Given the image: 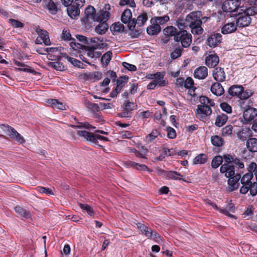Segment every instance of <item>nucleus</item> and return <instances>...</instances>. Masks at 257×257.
<instances>
[{"label":"nucleus","instance_id":"f257e3e1","mask_svg":"<svg viewBox=\"0 0 257 257\" xmlns=\"http://www.w3.org/2000/svg\"><path fill=\"white\" fill-rule=\"evenodd\" d=\"M220 172L222 174H224V176L229 178L228 180V184L230 186V191H233L238 189L239 183V180L240 179L241 172L237 171L235 174V167L233 165H227V164H223L220 168Z\"/></svg>","mask_w":257,"mask_h":257},{"label":"nucleus","instance_id":"f03ea898","mask_svg":"<svg viewBox=\"0 0 257 257\" xmlns=\"http://www.w3.org/2000/svg\"><path fill=\"white\" fill-rule=\"evenodd\" d=\"M202 13L200 11H195L188 14L185 19L194 35H200L203 33V29L201 27V17Z\"/></svg>","mask_w":257,"mask_h":257},{"label":"nucleus","instance_id":"7ed1b4c3","mask_svg":"<svg viewBox=\"0 0 257 257\" xmlns=\"http://www.w3.org/2000/svg\"><path fill=\"white\" fill-rule=\"evenodd\" d=\"M192 35L186 30L179 31L177 35L174 36V40L176 42H180L181 47L186 48L190 46L192 43Z\"/></svg>","mask_w":257,"mask_h":257},{"label":"nucleus","instance_id":"20e7f679","mask_svg":"<svg viewBox=\"0 0 257 257\" xmlns=\"http://www.w3.org/2000/svg\"><path fill=\"white\" fill-rule=\"evenodd\" d=\"M0 128L10 137V138L22 144L25 143L24 138L13 127L8 124H1Z\"/></svg>","mask_w":257,"mask_h":257},{"label":"nucleus","instance_id":"39448f33","mask_svg":"<svg viewBox=\"0 0 257 257\" xmlns=\"http://www.w3.org/2000/svg\"><path fill=\"white\" fill-rule=\"evenodd\" d=\"M96 15L97 13L94 8L93 6H88L85 10L84 15L81 19L82 25L88 24L89 20L95 22V20L98 19V17H96Z\"/></svg>","mask_w":257,"mask_h":257},{"label":"nucleus","instance_id":"423d86ee","mask_svg":"<svg viewBox=\"0 0 257 257\" xmlns=\"http://www.w3.org/2000/svg\"><path fill=\"white\" fill-rule=\"evenodd\" d=\"M195 111L197 118L201 121H205L212 113L211 107L198 105Z\"/></svg>","mask_w":257,"mask_h":257},{"label":"nucleus","instance_id":"0eeeda50","mask_svg":"<svg viewBox=\"0 0 257 257\" xmlns=\"http://www.w3.org/2000/svg\"><path fill=\"white\" fill-rule=\"evenodd\" d=\"M240 106L244 109L243 116L245 121H251L257 116V109L247 106L244 101L240 103Z\"/></svg>","mask_w":257,"mask_h":257},{"label":"nucleus","instance_id":"6e6552de","mask_svg":"<svg viewBox=\"0 0 257 257\" xmlns=\"http://www.w3.org/2000/svg\"><path fill=\"white\" fill-rule=\"evenodd\" d=\"M239 7V4L235 0H226L223 2L221 8L224 12L232 13L236 12Z\"/></svg>","mask_w":257,"mask_h":257},{"label":"nucleus","instance_id":"1a4fd4ad","mask_svg":"<svg viewBox=\"0 0 257 257\" xmlns=\"http://www.w3.org/2000/svg\"><path fill=\"white\" fill-rule=\"evenodd\" d=\"M77 134L80 137H84L87 141L92 142L99 147H102L98 144L97 135H94L86 131H78Z\"/></svg>","mask_w":257,"mask_h":257},{"label":"nucleus","instance_id":"9d476101","mask_svg":"<svg viewBox=\"0 0 257 257\" xmlns=\"http://www.w3.org/2000/svg\"><path fill=\"white\" fill-rule=\"evenodd\" d=\"M222 35L220 33H213L208 36L206 44L210 47L214 48L221 42Z\"/></svg>","mask_w":257,"mask_h":257},{"label":"nucleus","instance_id":"9b49d317","mask_svg":"<svg viewBox=\"0 0 257 257\" xmlns=\"http://www.w3.org/2000/svg\"><path fill=\"white\" fill-rule=\"evenodd\" d=\"M219 59L214 52H210L205 58V64L209 68H215L219 63Z\"/></svg>","mask_w":257,"mask_h":257},{"label":"nucleus","instance_id":"f8f14e48","mask_svg":"<svg viewBox=\"0 0 257 257\" xmlns=\"http://www.w3.org/2000/svg\"><path fill=\"white\" fill-rule=\"evenodd\" d=\"M251 21L250 17L243 13L237 15V18H236V24L238 27H245L250 24Z\"/></svg>","mask_w":257,"mask_h":257},{"label":"nucleus","instance_id":"ddd939ff","mask_svg":"<svg viewBox=\"0 0 257 257\" xmlns=\"http://www.w3.org/2000/svg\"><path fill=\"white\" fill-rule=\"evenodd\" d=\"M42 6L44 9L47 10L51 15H55L58 13L57 5L53 0H43Z\"/></svg>","mask_w":257,"mask_h":257},{"label":"nucleus","instance_id":"4468645a","mask_svg":"<svg viewBox=\"0 0 257 257\" xmlns=\"http://www.w3.org/2000/svg\"><path fill=\"white\" fill-rule=\"evenodd\" d=\"M212 76L214 79L217 82H223L226 79L224 69L220 67H217L213 70Z\"/></svg>","mask_w":257,"mask_h":257},{"label":"nucleus","instance_id":"2eb2a0df","mask_svg":"<svg viewBox=\"0 0 257 257\" xmlns=\"http://www.w3.org/2000/svg\"><path fill=\"white\" fill-rule=\"evenodd\" d=\"M208 76V69L205 66H200L196 68L194 73V76L198 79H204Z\"/></svg>","mask_w":257,"mask_h":257},{"label":"nucleus","instance_id":"dca6fc26","mask_svg":"<svg viewBox=\"0 0 257 257\" xmlns=\"http://www.w3.org/2000/svg\"><path fill=\"white\" fill-rule=\"evenodd\" d=\"M14 64L18 67L21 68H15L17 71H23L28 72L33 74H36L37 72L33 69H31L29 66L25 64L24 63L19 62L17 60H14Z\"/></svg>","mask_w":257,"mask_h":257},{"label":"nucleus","instance_id":"f3484780","mask_svg":"<svg viewBox=\"0 0 257 257\" xmlns=\"http://www.w3.org/2000/svg\"><path fill=\"white\" fill-rule=\"evenodd\" d=\"M136 225L141 233L147 237L148 239L151 237V233L153 230L151 228L141 222L137 223Z\"/></svg>","mask_w":257,"mask_h":257},{"label":"nucleus","instance_id":"a211bd4d","mask_svg":"<svg viewBox=\"0 0 257 257\" xmlns=\"http://www.w3.org/2000/svg\"><path fill=\"white\" fill-rule=\"evenodd\" d=\"M67 12L68 16L72 19H74L80 14V10L78 6L72 4L67 7Z\"/></svg>","mask_w":257,"mask_h":257},{"label":"nucleus","instance_id":"6ab92c4d","mask_svg":"<svg viewBox=\"0 0 257 257\" xmlns=\"http://www.w3.org/2000/svg\"><path fill=\"white\" fill-rule=\"evenodd\" d=\"M237 27L236 24L235 25L234 23H228L221 28V33L223 34L232 33L236 30Z\"/></svg>","mask_w":257,"mask_h":257},{"label":"nucleus","instance_id":"aec40b11","mask_svg":"<svg viewBox=\"0 0 257 257\" xmlns=\"http://www.w3.org/2000/svg\"><path fill=\"white\" fill-rule=\"evenodd\" d=\"M219 82H217L214 83L211 86V92L216 95V96H220L222 94H223L224 90L222 86V85L219 83Z\"/></svg>","mask_w":257,"mask_h":257},{"label":"nucleus","instance_id":"412c9836","mask_svg":"<svg viewBox=\"0 0 257 257\" xmlns=\"http://www.w3.org/2000/svg\"><path fill=\"white\" fill-rule=\"evenodd\" d=\"M152 25L147 29V32L150 36L158 35L161 30V28L159 24L155 23H151Z\"/></svg>","mask_w":257,"mask_h":257},{"label":"nucleus","instance_id":"4be33fe9","mask_svg":"<svg viewBox=\"0 0 257 257\" xmlns=\"http://www.w3.org/2000/svg\"><path fill=\"white\" fill-rule=\"evenodd\" d=\"M246 148L252 153L257 152V139L255 138H249L246 141Z\"/></svg>","mask_w":257,"mask_h":257},{"label":"nucleus","instance_id":"5701e85b","mask_svg":"<svg viewBox=\"0 0 257 257\" xmlns=\"http://www.w3.org/2000/svg\"><path fill=\"white\" fill-rule=\"evenodd\" d=\"M228 119V117L226 114H217L215 119V125L218 127H221L226 123Z\"/></svg>","mask_w":257,"mask_h":257},{"label":"nucleus","instance_id":"b1692460","mask_svg":"<svg viewBox=\"0 0 257 257\" xmlns=\"http://www.w3.org/2000/svg\"><path fill=\"white\" fill-rule=\"evenodd\" d=\"M242 90H243V87L242 85H233L229 87L228 93L231 96H235L238 98Z\"/></svg>","mask_w":257,"mask_h":257},{"label":"nucleus","instance_id":"393cba45","mask_svg":"<svg viewBox=\"0 0 257 257\" xmlns=\"http://www.w3.org/2000/svg\"><path fill=\"white\" fill-rule=\"evenodd\" d=\"M49 105L51 106L54 109H58L60 110H65V106L63 104L59 102L57 99H50L47 101Z\"/></svg>","mask_w":257,"mask_h":257},{"label":"nucleus","instance_id":"a878e982","mask_svg":"<svg viewBox=\"0 0 257 257\" xmlns=\"http://www.w3.org/2000/svg\"><path fill=\"white\" fill-rule=\"evenodd\" d=\"M96 17L98 19L95 22L106 23L109 17V13L106 10H100L97 13Z\"/></svg>","mask_w":257,"mask_h":257},{"label":"nucleus","instance_id":"bb28decb","mask_svg":"<svg viewBox=\"0 0 257 257\" xmlns=\"http://www.w3.org/2000/svg\"><path fill=\"white\" fill-rule=\"evenodd\" d=\"M15 211L21 217L27 219L30 218L31 217V214L30 211L19 206L15 207Z\"/></svg>","mask_w":257,"mask_h":257},{"label":"nucleus","instance_id":"cd10ccee","mask_svg":"<svg viewBox=\"0 0 257 257\" xmlns=\"http://www.w3.org/2000/svg\"><path fill=\"white\" fill-rule=\"evenodd\" d=\"M112 56V53L110 51H107L102 55L101 58V63L102 64V67L105 68L108 66L111 59Z\"/></svg>","mask_w":257,"mask_h":257},{"label":"nucleus","instance_id":"c85d7f7f","mask_svg":"<svg viewBox=\"0 0 257 257\" xmlns=\"http://www.w3.org/2000/svg\"><path fill=\"white\" fill-rule=\"evenodd\" d=\"M211 142L213 146L220 148L224 145V141L220 136L214 135L211 137Z\"/></svg>","mask_w":257,"mask_h":257},{"label":"nucleus","instance_id":"c756f323","mask_svg":"<svg viewBox=\"0 0 257 257\" xmlns=\"http://www.w3.org/2000/svg\"><path fill=\"white\" fill-rule=\"evenodd\" d=\"M249 132V129L241 128L237 132V137L242 141L247 140V138L250 136Z\"/></svg>","mask_w":257,"mask_h":257},{"label":"nucleus","instance_id":"7c9ffc66","mask_svg":"<svg viewBox=\"0 0 257 257\" xmlns=\"http://www.w3.org/2000/svg\"><path fill=\"white\" fill-rule=\"evenodd\" d=\"M170 20V18L168 15H164L162 17H156L151 19V23H155L160 25L166 24Z\"/></svg>","mask_w":257,"mask_h":257},{"label":"nucleus","instance_id":"2f4dec72","mask_svg":"<svg viewBox=\"0 0 257 257\" xmlns=\"http://www.w3.org/2000/svg\"><path fill=\"white\" fill-rule=\"evenodd\" d=\"M121 107L123 110H126L131 113L132 111L137 109V105H135L133 102L128 100L125 101Z\"/></svg>","mask_w":257,"mask_h":257},{"label":"nucleus","instance_id":"473e14b6","mask_svg":"<svg viewBox=\"0 0 257 257\" xmlns=\"http://www.w3.org/2000/svg\"><path fill=\"white\" fill-rule=\"evenodd\" d=\"M108 26L106 23L99 22V24L95 27V32L99 35L106 33L108 30Z\"/></svg>","mask_w":257,"mask_h":257},{"label":"nucleus","instance_id":"72a5a7b5","mask_svg":"<svg viewBox=\"0 0 257 257\" xmlns=\"http://www.w3.org/2000/svg\"><path fill=\"white\" fill-rule=\"evenodd\" d=\"M125 28L123 24L119 22L115 23L111 27V30L113 35L114 33H121L124 32Z\"/></svg>","mask_w":257,"mask_h":257},{"label":"nucleus","instance_id":"f704fd0d","mask_svg":"<svg viewBox=\"0 0 257 257\" xmlns=\"http://www.w3.org/2000/svg\"><path fill=\"white\" fill-rule=\"evenodd\" d=\"M199 101L201 103V104H199L200 105L209 106V107L215 105L214 100L205 96H201L199 98Z\"/></svg>","mask_w":257,"mask_h":257},{"label":"nucleus","instance_id":"c9c22d12","mask_svg":"<svg viewBox=\"0 0 257 257\" xmlns=\"http://www.w3.org/2000/svg\"><path fill=\"white\" fill-rule=\"evenodd\" d=\"M132 18V14L131 11L128 9H125L122 13L121 16V21L124 24H126Z\"/></svg>","mask_w":257,"mask_h":257},{"label":"nucleus","instance_id":"e433bc0d","mask_svg":"<svg viewBox=\"0 0 257 257\" xmlns=\"http://www.w3.org/2000/svg\"><path fill=\"white\" fill-rule=\"evenodd\" d=\"M208 160L207 156L205 154H200L195 157L193 160V164H204Z\"/></svg>","mask_w":257,"mask_h":257},{"label":"nucleus","instance_id":"4c0bfd02","mask_svg":"<svg viewBox=\"0 0 257 257\" xmlns=\"http://www.w3.org/2000/svg\"><path fill=\"white\" fill-rule=\"evenodd\" d=\"M128 78H129L127 75H123L119 77L116 80V87L121 90L122 87L124 86L125 84L127 82Z\"/></svg>","mask_w":257,"mask_h":257},{"label":"nucleus","instance_id":"58836bf2","mask_svg":"<svg viewBox=\"0 0 257 257\" xmlns=\"http://www.w3.org/2000/svg\"><path fill=\"white\" fill-rule=\"evenodd\" d=\"M179 31L174 27L170 26H167L163 30V33L164 35H167L169 37L177 35Z\"/></svg>","mask_w":257,"mask_h":257},{"label":"nucleus","instance_id":"ea45409f","mask_svg":"<svg viewBox=\"0 0 257 257\" xmlns=\"http://www.w3.org/2000/svg\"><path fill=\"white\" fill-rule=\"evenodd\" d=\"M178 176H182V175L179 172L175 171H169L167 172L166 178L169 180H181L182 178L178 177Z\"/></svg>","mask_w":257,"mask_h":257},{"label":"nucleus","instance_id":"a19ab883","mask_svg":"<svg viewBox=\"0 0 257 257\" xmlns=\"http://www.w3.org/2000/svg\"><path fill=\"white\" fill-rule=\"evenodd\" d=\"M183 51V48L179 45L178 46L175 45V49L171 54V57L172 59H176L181 56L182 53Z\"/></svg>","mask_w":257,"mask_h":257},{"label":"nucleus","instance_id":"79ce46f5","mask_svg":"<svg viewBox=\"0 0 257 257\" xmlns=\"http://www.w3.org/2000/svg\"><path fill=\"white\" fill-rule=\"evenodd\" d=\"M253 175L251 173H246L243 175L242 177H240V182L242 185H247L251 183V180L252 179Z\"/></svg>","mask_w":257,"mask_h":257},{"label":"nucleus","instance_id":"37998d69","mask_svg":"<svg viewBox=\"0 0 257 257\" xmlns=\"http://www.w3.org/2000/svg\"><path fill=\"white\" fill-rule=\"evenodd\" d=\"M48 65L57 71H62L65 70L64 65L59 61L50 62Z\"/></svg>","mask_w":257,"mask_h":257},{"label":"nucleus","instance_id":"c03bdc74","mask_svg":"<svg viewBox=\"0 0 257 257\" xmlns=\"http://www.w3.org/2000/svg\"><path fill=\"white\" fill-rule=\"evenodd\" d=\"M187 22L183 17H180L177 20L175 25L178 28L179 31L185 30L187 27Z\"/></svg>","mask_w":257,"mask_h":257},{"label":"nucleus","instance_id":"a18cd8bd","mask_svg":"<svg viewBox=\"0 0 257 257\" xmlns=\"http://www.w3.org/2000/svg\"><path fill=\"white\" fill-rule=\"evenodd\" d=\"M160 134V132L157 130H153L150 134L146 136V140L147 142H152Z\"/></svg>","mask_w":257,"mask_h":257},{"label":"nucleus","instance_id":"49530a36","mask_svg":"<svg viewBox=\"0 0 257 257\" xmlns=\"http://www.w3.org/2000/svg\"><path fill=\"white\" fill-rule=\"evenodd\" d=\"M223 158L221 156H216L214 157L211 162V167L216 169L218 168L222 163Z\"/></svg>","mask_w":257,"mask_h":257},{"label":"nucleus","instance_id":"de8ad7c7","mask_svg":"<svg viewBox=\"0 0 257 257\" xmlns=\"http://www.w3.org/2000/svg\"><path fill=\"white\" fill-rule=\"evenodd\" d=\"M165 75V72H158L156 73L150 74L149 75V78L155 79L154 82H157L159 80L164 78Z\"/></svg>","mask_w":257,"mask_h":257},{"label":"nucleus","instance_id":"09e8293b","mask_svg":"<svg viewBox=\"0 0 257 257\" xmlns=\"http://www.w3.org/2000/svg\"><path fill=\"white\" fill-rule=\"evenodd\" d=\"M79 206L81 209L85 210L89 215L91 216L94 215V211L90 205L86 204L79 203Z\"/></svg>","mask_w":257,"mask_h":257},{"label":"nucleus","instance_id":"8fccbe9b","mask_svg":"<svg viewBox=\"0 0 257 257\" xmlns=\"http://www.w3.org/2000/svg\"><path fill=\"white\" fill-rule=\"evenodd\" d=\"M147 14L146 13H144L141 15H139L137 19L136 20H137V24H138V25L141 27L144 25V24L147 21Z\"/></svg>","mask_w":257,"mask_h":257},{"label":"nucleus","instance_id":"3c124183","mask_svg":"<svg viewBox=\"0 0 257 257\" xmlns=\"http://www.w3.org/2000/svg\"><path fill=\"white\" fill-rule=\"evenodd\" d=\"M61 38L65 41H75V39L72 38L70 31L69 30L64 29L62 31Z\"/></svg>","mask_w":257,"mask_h":257},{"label":"nucleus","instance_id":"603ef678","mask_svg":"<svg viewBox=\"0 0 257 257\" xmlns=\"http://www.w3.org/2000/svg\"><path fill=\"white\" fill-rule=\"evenodd\" d=\"M253 92L250 90H242L241 93L238 97L241 100H246L248 99L251 95H252Z\"/></svg>","mask_w":257,"mask_h":257},{"label":"nucleus","instance_id":"864d4df0","mask_svg":"<svg viewBox=\"0 0 257 257\" xmlns=\"http://www.w3.org/2000/svg\"><path fill=\"white\" fill-rule=\"evenodd\" d=\"M233 127L231 125H227L223 127L221 130V134L223 136L231 135L232 133Z\"/></svg>","mask_w":257,"mask_h":257},{"label":"nucleus","instance_id":"5fc2aeb1","mask_svg":"<svg viewBox=\"0 0 257 257\" xmlns=\"http://www.w3.org/2000/svg\"><path fill=\"white\" fill-rule=\"evenodd\" d=\"M149 239H153L155 241L158 243H160L162 241L160 234L156 231L152 230L151 233V237Z\"/></svg>","mask_w":257,"mask_h":257},{"label":"nucleus","instance_id":"6e6d98bb","mask_svg":"<svg viewBox=\"0 0 257 257\" xmlns=\"http://www.w3.org/2000/svg\"><path fill=\"white\" fill-rule=\"evenodd\" d=\"M9 21L11 25L16 28H23L24 27V24L17 20L10 19Z\"/></svg>","mask_w":257,"mask_h":257},{"label":"nucleus","instance_id":"4d7b16f0","mask_svg":"<svg viewBox=\"0 0 257 257\" xmlns=\"http://www.w3.org/2000/svg\"><path fill=\"white\" fill-rule=\"evenodd\" d=\"M249 191L250 194L254 196L257 194V183L256 182L250 183L249 184Z\"/></svg>","mask_w":257,"mask_h":257},{"label":"nucleus","instance_id":"13d9d810","mask_svg":"<svg viewBox=\"0 0 257 257\" xmlns=\"http://www.w3.org/2000/svg\"><path fill=\"white\" fill-rule=\"evenodd\" d=\"M166 131L167 132V137L170 139H173L176 138L177 135L176 131L171 126H168L166 127Z\"/></svg>","mask_w":257,"mask_h":257},{"label":"nucleus","instance_id":"bf43d9fd","mask_svg":"<svg viewBox=\"0 0 257 257\" xmlns=\"http://www.w3.org/2000/svg\"><path fill=\"white\" fill-rule=\"evenodd\" d=\"M244 13L249 17L257 15V8L255 6L249 7L246 9Z\"/></svg>","mask_w":257,"mask_h":257},{"label":"nucleus","instance_id":"052dcab7","mask_svg":"<svg viewBox=\"0 0 257 257\" xmlns=\"http://www.w3.org/2000/svg\"><path fill=\"white\" fill-rule=\"evenodd\" d=\"M71 47L76 51H79L80 49H84V45H82L79 43H77L75 41H72L70 43Z\"/></svg>","mask_w":257,"mask_h":257},{"label":"nucleus","instance_id":"680f3d73","mask_svg":"<svg viewBox=\"0 0 257 257\" xmlns=\"http://www.w3.org/2000/svg\"><path fill=\"white\" fill-rule=\"evenodd\" d=\"M119 5L120 6L128 5L131 8L136 7V4L134 0H120Z\"/></svg>","mask_w":257,"mask_h":257},{"label":"nucleus","instance_id":"e2e57ef3","mask_svg":"<svg viewBox=\"0 0 257 257\" xmlns=\"http://www.w3.org/2000/svg\"><path fill=\"white\" fill-rule=\"evenodd\" d=\"M37 190L41 193H45L49 195L54 194L53 191L48 188H46L42 186H38L37 187Z\"/></svg>","mask_w":257,"mask_h":257},{"label":"nucleus","instance_id":"0e129e2a","mask_svg":"<svg viewBox=\"0 0 257 257\" xmlns=\"http://www.w3.org/2000/svg\"><path fill=\"white\" fill-rule=\"evenodd\" d=\"M223 159L224 161V164H227V165H233V162L235 159V157L232 156L229 154H227L224 155L223 157Z\"/></svg>","mask_w":257,"mask_h":257},{"label":"nucleus","instance_id":"69168bd1","mask_svg":"<svg viewBox=\"0 0 257 257\" xmlns=\"http://www.w3.org/2000/svg\"><path fill=\"white\" fill-rule=\"evenodd\" d=\"M136 170L139 171H147L150 173L153 172V170L149 168L146 165L140 163L137 164Z\"/></svg>","mask_w":257,"mask_h":257},{"label":"nucleus","instance_id":"338daca9","mask_svg":"<svg viewBox=\"0 0 257 257\" xmlns=\"http://www.w3.org/2000/svg\"><path fill=\"white\" fill-rule=\"evenodd\" d=\"M69 62L75 67L79 68H83V64L81 62V61L74 58L71 57V58H70V61Z\"/></svg>","mask_w":257,"mask_h":257},{"label":"nucleus","instance_id":"774afa93","mask_svg":"<svg viewBox=\"0 0 257 257\" xmlns=\"http://www.w3.org/2000/svg\"><path fill=\"white\" fill-rule=\"evenodd\" d=\"M194 81L192 78L189 77L185 80L184 87L186 89H191L194 85Z\"/></svg>","mask_w":257,"mask_h":257}]
</instances>
